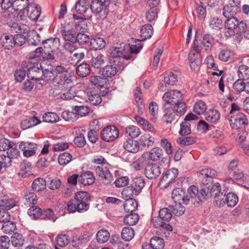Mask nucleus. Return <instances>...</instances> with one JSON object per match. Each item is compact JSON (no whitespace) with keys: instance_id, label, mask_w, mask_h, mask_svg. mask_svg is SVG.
Instances as JSON below:
<instances>
[{"instance_id":"nucleus-63","label":"nucleus","mask_w":249,"mask_h":249,"mask_svg":"<svg viewBox=\"0 0 249 249\" xmlns=\"http://www.w3.org/2000/svg\"><path fill=\"white\" fill-rule=\"evenodd\" d=\"M41 41V37L36 32L33 31L30 35V37L28 39V43L30 45L34 46L37 45Z\"/></svg>"},{"instance_id":"nucleus-3","label":"nucleus","mask_w":249,"mask_h":249,"mask_svg":"<svg viewBox=\"0 0 249 249\" xmlns=\"http://www.w3.org/2000/svg\"><path fill=\"white\" fill-rule=\"evenodd\" d=\"M198 179L205 186H210L214 177L217 176V172L211 168H206L199 171L197 173Z\"/></svg>"},{"instance_id":"nucleus-27","label":"nucleus","mask_w":249,"mask_h":249,"mask_svg":"<svg viewBox=\"0 0 249 249\" xmlns=\"http://www.w3.org/2000/svg\"><path fill=\"white\" fill-rule=\"evenodd\" d=\"M15 205V202L13 199L9 198L7 196H0V207L1 210H9Z\"/></svg>"},{"instance_id":"nucleus-64","label":"nucleus","mask_w":249,"mask_h":249,"mask_svg":"<svg viewBox=\"0 0 249 249\" xmlns=\"http://www.w3.org/2000/svg\"><path fill=\"white\" fill-rule=\"evenodd\" d=\"M238 74L240 78L248 79L249 78V68L244 65L240 66L238 69Z\"/></svg>"},{"instance_id":"nucleus-51","label":"nucleus","mask_w":249,"mask_h":249,"mask_svg":"<svg viewBox=\"0 0 249 249\" xmlns=\"http://www.w3.org/2000/svg\"><path fill=\"white\" fill-rule=\"evenodd\" d=\"M154 138L149 134H145L142 136L140 139V143L143 147H149L154 144Z\"/></svg>"},{"instance_id":"nucleus-57","label":"nucleus","mask_w":249,"mask_h":249,"mask_svg":"<svg viewBox=\"0 0 249 249\" xmlns=\"http://www.w3.org/2000/svg\"><path fill=\"white\" fill-rule=\"evenodd\" d=\"M169 208L172 214L173 213L176 216L182 215L185 211V207L180 203L176 204L174 206H170Z\"/></svg>"},{"instance_id":"nucleus-61","label":"nucleus","mask_w":249,"mask_h":249,"mask_svg":"<svg viewBox=\"0 0 249 249\" xmlns=\"http://www.w3.org/2000/svg\"><path fill=\"white\" fill-rule=\"evenodd\" d=\"M43 121L46 123H53L58 121V115L53 112H47L45 113L42 117Z\"/></svg>"},{"instance_id":"nucleus-16","label":"nucleus","mask_w":249,"mask_h":249,"mask_svg":"<svg viewBox=\"0 0 249 249\" xmlns=\"http://www.w3.org/2000/svg\"><path fill=\"white\" fill-rule=\"evenodd\" d=\"M144 174L148 178L155 179L161 174L160 167L155 163L149 164L145 167Z\"/></svg>"},{"instance_id":"nucleus-55","label":"nucleus","mask_w":249,"mask_h":249,"mask_svg":"<svg viewBox=\"0 0 249 249\" xmlns=\"http://www.w3.org/2000/svg\"><path fill=\"white\" fill-rule=\"evenodd\" d=\"M159 10L157 8H151L146 13L145 18L147 21L152 22L158 18Z\"/></svg>"},{"instance_id":"nucleus-62","label":"nucleus","mask_w":249,"mask_h":249,"mask_svg":"<svg viewBox=\"0 0 249 249\" xmlns=\"http://www.w3.org/2000/svg\"><path fill=\"white\" fill-rule=\"evenodd\" d=\"M105 63L103 55L99 54L96 57H93L91 59V64L94 68L100 69Z\"/></svg>"},{"instance_id":"nucleus-60","label":"nucleus","mask_w":249,"mask_h":249,"mask_svg":"<svg viewBox=\"0 0 249 249\" xmlns=\"http://www.w3.org/2000/svg\"><path fill=\"white\" fill-rule=\"evenodd\" d=\"M41 210L37 206L33 205L28 210V213L32 219H36L40 217Z\"/></svg>"},{"instance_id":"nucleus-12","label":"nucleus","mask_w":249,"mask_h":249,"mask_svg":"<svg viewBox=\"0 0 249 249\" xmlns=\"http://www.w3.org/2000/svg\"><path fill=\"white\" fill-rule=\"evenodd\" d=\"M74 78V67H70L67 68L63 67V86L67 85L68 91L71 90V88L73 87V79Z\"/></svg>"},{"instance_id":"nucleus-41","label":"nucleus","mask_w":249,"mask_h":249,"mask_svg":"<svg viewBox=\"0 0 249 249\" xmlns=\"http://www.w3.org/2000/svg\"><path fill=\"white\" fill-rule=\"evenodd\" d=\"M23 201L25 205H35L37 201V196L34 193H27L24 196Z\"/></svg>"},{"instance_id":"nucleus-2","label":"nucleus","mask_w":249,"mask_h":249,"mask_svg":"<svg viewBox=\"0 0 249 249\" xmlns=\"http://www.w3.org/2000/svg\"><path fill=\"white\" fill-rule=\"evenodd\" d=\"M187 191L188 195L183 197V203L192 204L195 206H198L204 200V198H201V200H199L200 195H202L201 189L198 191L197 187L195 185H192L188 189Z\"/></svg>"},{"instance_id":"nucleus-59","label":"nucleus","mask_w":249,"mask_h":249,"mask_svg":"<svg viewBox=\"0 0 249 249\" xmlns=\"http://www.w3.org/2000/svg\"><path fill=\"white\" fill-rule=\"evenodd\" d=\"M139 216L137 213H131L127 214L124 218V222L128 225H135L139 220Z\"/></svg>"},{"instance_id":"nucleus-44","label":"nucleus","mask_w":249,"mask_h":249,"mask_svg":"<svg viewBox=\"0 0 249 249\" xmlns=\"http://www.w3.org/2000/svg\"><path fill=\"white\" fill-rule=\"evenodd\" d=\"M135 192V190L130 185L124 188L122 192V195L124 199H133L134 196L139 195L137 192Z\"/></svg>"},{"instance_id":"nucleus-23","label":"nucleus","mask_w":249,"mask_h":249,"mask_svg":"<svg viewBox=\"0 0 249 249\" xmlns=\"http://www.w3.org/2000/svg\"><path fill=\"white\" fill-rule=\"evenodd\" d=\"M29 62L24 61L22 62L21 65V68L17 70L14 73V76L16 81L20 82L25 77L26 74H27V68Z\"/></svg>"},{"instance_id":"nucleus-13","label":"nucleus","mask_w":249,"mask_h":249,"mask_svg":"<svg viewBox=\"0 0 249 249\" xmlns=\"http://www.w3.org/2000/svg\"><path fill=\"white\" fill-rule=\"evenodd\" d=\"M19 148L23 152L24 157L28 158L34 156L37 148V145L32 142H21L18 145Z\"/></svg>"},{"instance_id":"nucleus-50","label":"nucleus","mask_w":249,"mask_h":249,"mask_svg":"<svg viewBox=\"0 0 249 249\" xmlns=\"http://www.w3.org/2000/svg\"><path fill=\"white\" fill-rule=\"evenodd\" d=\"M69 41L65 43L63 45V55L67 54L69 53L73 52L77 50V48L74 43V40H65Z\"/></svg>"},{"instance_id":"nucleus-43","label":"nucleus","mask_w":249,"mask_h":249,"mask_svg":"<svg viewBox=\"0 0 249 249\" xmlns=\"http://www.w3.org/2000/svg\"><path fill=\"white\" fill-rule=\"evenodd\" d=\"M159 217L162 221L168 223V222L171 220L172 217L170 208L169 207L160 209L159 211Z\"/></svg>"},{"instance_id":"nucleus-25","label":"nucleus","mask_w":249,"mask_h":249,"mask_svg":"<svg viewBox=\"0 0 249 249\" xmlns=\"http://www.w3.org/2000/svg\"><path fill=\"white\" fill-rule=\"evenodd\" d=\"M7 156L10 160V163L11 164L12 159H17L20 156V152L17 148V144L14 142L11 144L10 146L8 148L6 152Z\"/></svg>"},{"instance_id":"nucleus-9","label":"nucleus","mask_w":249,"mask_h":249,"mask_svg":"<svg viewBox=\"0 0 249 249\" xmlns=\"http://www.w3.org/2000/svg\"><path fill=\"white\" fill-rule=\"evenodd\" d=\"M210 185L206 187H203L201 189V193L199 198H204V200L208 199L212 196H215L221 192V187L219 183L216 182L214 183L211 188ZM201 200V199H199Z\"/></svg>"},{"instance_id":"nucleus-10","label":"nucleus","mask_w":249,"mask_h":249,"mask_svg":"<svg viewBox=\"0 0 249 249\" xmlns=\"http://www.w3.org/2000/svg\"><path fill=\"white\" fill-rule=\"evenodd\" d=\"M63 61L71 64L73 67L85 57V53L80 50L63 55Z\"/></svg>"},{"instance_id":"nucleus-5","label":"nucleus","mask_w":249,"mask_h":249,"mask_svg":"<svg viewBox=\"0 0 249 249\" xmlns=\"http://www.w3.org/2000/svg\"><path fill=\"white\" fill-rule=\"evenodd\" d=\"M72 16L74 18V14H70V18H66L63 25V38L65 40H74V20Z\"/></svg>"},{"instance_id":"nucleus-40","label":"nucleus","mask_w":249,"mask_h":249,"mask_svg":"<svg viewBox=\"0 0 249 249\" xmlns=\"http://www.w3.org/2000/svg\"><path fill=\"white\" fill-rule=\"evenodd\" d=\"M46 182L45 180L41 178L35 179L32 183L33 189L37 192L41 191L46 188Z\"/></svg>"},{"instance_id":"nucleus-39","label":"nucleus","mask_w":249,"mask_h":249,"mask_svg":"<svg viewBox=\"0 0 249 249\" xmlns=\"http://www.w3.org/2000/svg\"><path fill=\"white\" fill-rule=\"evenodd\" d=\"M91 48L94 50H101L106 46L105 41L101 37L92 38L90 41Z\"/></svg>"},{"instance_id":"nucleus-58","label":"nucleus","mask_w":249,"mask_h":249,"mask_svg":"<svg viewBox=\"0 0 249 249\" xmlns=\"http://www.w3.org/2000/svg\"><path fill=\"white\" fill-rule=\"evenodd\" d=\"M177 81V76L172 72L164 74L163 82L165 85H174Z\"/></svg>"},{"instance_id":"nucleus-32","label":"nucleus","mask_w":249,"mask_h":249,"mask_svg":"<svg viewBox=\"0 0 249 249\" xmlns=\"http://www.w3.org/2000/svg\"><path fill=\"white\" fill-rule=\"evenodd\" d=\"M76 72L81 77H86L90 72V67L88 63H83L76 68Z\"/></svg>"},{"instance_id":"nucleus-53","label":"nucleus","mask_w":249,"mask_h":249,"mask_svg":"<svg viewBox=\"0 0 249 249\" xmlns=\"http://www.w3.org/2000/svg\"><path fill=\"white\" fill-rule=\"evenodd\" d=\"M226 204L228 207H233L235 206L238 201L237 196L233 193H228L226 194Z\"/></svg>"},{"instance_id":"nucleus-46","label":"nucleus","mask_w":249,"mask_h":249,"mask_svg":"<svg viewBox=\"0 0 249 249\" xmlns=\"http://www.w3.org/2000/svg\"><path fill=\"white\" fill-rule=\"evenodd\" d=\"M17 230L16 226L14 222L9 221L2 224L1 230L5 234H11L14 233Z\"/></svg>"},{"instance_id":"nucleus-22","label":"nucleus","mask_w":249,"mask_h":249,"mask_svg":"<svg viewBox=\"0 0 249 249\" xmlns=\"http://www.w3.org/2000/svg\"><path fill=\"white\" fill-rule=\"evenodd\" d=\"M94 176L90 171L82 173L78 178V181L84 185H91L94 182Z\"/></svg>"},{"instance_id":"nucleus-54","label":"nucleus","mask_w":249,"mask_h":249,"mask_svg":"<svg viewBox=\"0 0 249 249\" xmlns=\"http://www.w3.org/2000/svg\"><path fill=\"white\" fill-rule=\"evenodd\" d=\"M177 142L180 146L184 147L195 143L196 142V139L193 137H181L178 138Z\"/></svg>"},{"instance_id":"nucleus-21","label":"nucleus","mask_w":249,"mask_h":249,"mask_svg":"<svg viewBox=\"0 0 249 249\" xmlns=\"http://www.w3.org/2000/svg\"><path fill=\"white\" fill-rule=\"evenodd\" d=\"M0 44L4 49L10 50L15 46L13 36L4 34L0 37Z\"/></svg>"},{"instance_id":"nucleus-24","label":"nucleus","mask_w":249,"mask_h":249,"mask_svg":"<svg viewBox=\"0 0 249 249\" xmlns=\"http://www.w3.org/2000/svg\"><path fill=\"white\" fill-rule=\"evenodd\" d=\"M40 123V121L36 116L26 118L21 123V127L23 130L35 126Z\"/></svg>"},{"instance_id":"nucleus-4","label":"nucleus","mask_w":249,"mask_h":249,"mask_svg":"<svg viewBox=\"0 0 249 249\" xmlns=\"http://www.w3.org/2000/svg\"><path fill=\"white\" fill-rule=\"evenodd\" d=\"M230 122L232 128L236 129L245 128L249 123L247 116L241 112L231 116Z\"/></svg>"},{"instance_id":"nucleus-38","label":"nucleus","mask_w":249,"mask_h":249,"mask_svg":"<svg viewBox=\"0 0 249 249\" xmlns=\"http://www.w3.org/2000/svg\"><path fill=\"white\" fill-rule=\"evenodd\" d=\"M124 210L127 213H133L138 207L137 202L134 199H127L124 204Z\"/></svg>"},{"instance_id":"nucleus-28","label":"nucleus","mask_w":249,"mask_h":249,"mask_svg":"<svg viewBox=\"0 0 249 249\" xmlns=\"http://www.w3.org/2000/svg\"><path fill=\"white\" fill-rule=\"evenodd\" d=\"M225 189L217 194L216 196H214V203L218 207H222L226 204V194L228 187L224 186Z\"/></svg>"},{"instance_id":"nucleus-31","label":"nucleus","mask_w":249,"mask_h":249,"mask_svg":"<svg viewBox=\"0 0 249 249\" xmlns=\"http://www.w3.org/2000/svg\"><path fill=\"white\" fill-rule=\"evenodd\" d=\"M140 33L142 40H145L152 36L153 33V28L150 24H145L141 28Z\"/></svg>"},{"instance_id":"nucleus-47","label":"nucleus","mask_w":249,"mask_h":249,"mask_svg":"<svg viewBox=\"0 0 249 249\" xmlns=\"http://www.w3.org/2000/svg\"><path fill=\"white\" fill-rule=\"evenodd\" d=\"M162 154L163 151L161 148L157 147H154L149 152V159L152 161H157L160 159Z\"/></svg>"},{"instance_id":"nucleus-30","label":"nucleus","mask_w":249,"mask_h":249,"mask_svg":"<svg viewBox=\"0 0 249 249\" xmlns=\"http://www.w3.org/2000/svg\"><path fill=\"white\" fill-rule=\"evenodd\" d=\"M89 6L88 0H79L75 4V9L78 14L82 15L89 10Z\"/></svg>"},{"instance_id":"nucleus-6","label":"nucleus","mask_w":249,"mask_h":249,"mask_svg":"<svg viewBox=\"0 0 249 249\" xmlns=\"http://www.w3.org/2000/svg\"><path fill=\"white\" fill-rule=\"evenodd\" d=\"M95 170L103 183L107 184L113 180V176L109 172L107 164L99 165L96 167Z\"/></svg>"},{"instance_id":"nucleus-42","label":"nucleus","mask_w":249,"mask_h":249,"mask_svg":"<svg viewBox=\"0 0 249 249\" xmlns=\"http://www.w3.org/2000/svg\"><path fill=\"white\" fill-rule=\"evenodd\" d=\"M149 245L154 249H162L164 242L162 238L154 236L151 239Z\"/></svg>"},{"instance_id":"nucleus-34","label":"nucleus","mask_w":249,"mask_h":249,"mask_svg":"<svg viewBox=\"0 0 249 249\" xmlns=\"http://www.w3.org/2000/svg\"><path fill=\"white\" fill-rule=\"evenodd\" d=\"M145 185L144 179L142 177L134 178L132 181L131 186L135 190V192L138 194L141 192L142 189Z\"/></svg>"},{"instance_id":"nucleus-11","label":"nucleus","mask_w":249,"mask_h":249,"mask_svg":"<svg viewBox=\"0 0 249 249\" xmlns=\"http://www.w3.org/2000/svg\"><path fill=\"white\" fill-rule=\"evenodd\" d=\"M29 64L27 67L28 72L27 75L28 77L31 80H35L36 81L41 80L42 70L40 68L39 64H36V65L32 64L30 61H27Z\"/></svg>"},{"instance_id":"nucleus-7","label":"nucleus","mask_w":249,"mask_h":249,"mask_svg":"<svg viewBox=\"0 0 249 249\" xmlns=\"http://www.w3.org/2000/svg\"><path fill=\"white\" fill-rule=\"evenodd\" d=\"M162 99L165 104L175 105L183 101V95L179 90H170L164 93Z\"/></svg>"},{"instance_id":"nucleus-33","label":"nucleus","mask_w":249,"mask_h":249,"mask_svg":"<svg viewBox=\"0 0 249 249\" xmlns=\"http://www.w3.org/2000/svg\"><path fill=\"white\" fill-rule=\"evenodd\" d=\"M237 9V5L228 4L225 5L223 8V15L226 18L234 17L236 14Z\"/></svg>"},{"instance_id":"nucleus-15","label":"nucleus","mask_w":249,"mask_h":249,"mask_svg":"<svg viewBox=\"0 0 249 249\" xmlns=\"http://www.w3.org/2000/svg\"><path fill=\"white\" fill-rule=\"evenodd\" d=\"M178 175V171L177 169L171 168L167 170L162 177L161 183L163 184L166 187L169 186L175 181Z\"/></svg>"},{"instance_id":"nucleus-37","label":"nucleus","mask_w":249,"mask_h":249,"mask_svg":"<svg viewBox=\"0 0 249 249\" xmlns=\"http://www.w3.org/2000/svg\"><path fill=\"white\" fill-rule=\"evenodd\" d=\"M152 221L153 225L156 228L161 227L163 229L170 231H172L173 230L172 226L169 223L162 221L159 216L153 217L152 219Z\"/></svg>"},{"instance_id":"nucleus-18","label":"nucleus","mask_w":249,"mask_h":249,"mask_svg":"<svg viewBox=\"0 0 249 249\" xmlns=\"http://www.w3.org/2000/svg\"><path fill=\"white\" fill-rule=\"evenodd\" d=\"M47 62L43 60L39 64V66L42 70L41 80L47 82L55 80L57 76H55V73L51 69L46 67Z\"/></svg>"},{"instance_id":"nucleus-20","label":"nucleus","mask_w":249,"mask_h":249,"mask_svg":"<svg viewBox=\"0 0 249 249\" xmlns=\"http://www.w3.org/2000/svg\"><path fill=\"white\" fill-rule=\"evenodd\" d=\"M44 49L54 53L58 50L60 46V39L57 37L50 38L42 41Z\"/></svg>"},{"instance_id":"nucleus-35","label":"nucleus","mask_w":249,"mask_h":249,"mask_svg":"<svg viewBox=\"0 0 249 249\" xmlns=\"http://www.w3.org/2000/svg\"><path fill=\"white\" fill-rule=\"evenodd\" d=\"M31 163L27 160H24L20 164L18 175L22 178H25L29 175V169H31Z\"/></svg>"},{"instance_id":"nucleus-19","label":"nucleus","mask_w":249,"mask_h":249,"mask_svg":"<svg viewBox=\"0 0 249 249\" xmlns=\"http://www.w3.org/2000/svg\"><path fill=\"white\" fill-rule=\"evenodd\" d=\"M27 12L29 18L33 21H36L41 14V8L35 3H29L27 6Z\"/></svg>"},{"instance_id":"nucleus-36","label":"nucleus","mask_w":249,"mask_h":249,"mask_svg":"<svg viewBox=\"0 0 249 249\" xmlns=\"http://www.w3.org/2000/svg\"><path fill=\"white\" fill-rule=\"evenodd\" d=\"M11 242L13 246L19 248L24 244V239L22 234L14 232L11 237Z\"/></svg>"},{"instance_id":"nucleus-56","label":"nucleus","mask_w":249,"mask_h":249,"mask_svg":"<svg viewBox=\"0 0 249 249\" xmlns=\"http://www.w3.org/2000/svg\"><path fill=\"white\" fill-rule=\"evenodd\" d=\"M227 18L225 22V26L226 28L233 30L237 27L238 24H239V20L235 17Z\"/></svg>"},{"instance_id":"nucleus-29","label":"nucleus","mask_w":249,"mask_h":249,"mask_svg":"<svg viewBox=\"0 0 249 249\" xmlns=\"http://www.w3.org/2000/svg\"><path fill=\"white\" fill-rule=\"evenodd\" d=\"M124 147L128 152L135 153L139 151L140 146L137 141L129 139L124 143Z\"/></svg>"},{"instance_id":"nucleus-48","label":"nucleus","mask_w":249,"mask_h":249,"mask_svg":"<svg viewBox=\"0 0 249 249\" xmlns=\"http://www.w3.org/2000/svg\"><path fill=\"white\" fill-rule=\"evenodd\" d=\"M97 240L100 243L107 242L110 238V233L106 230H101L96 234Z\"/></svg>"},{"instance_id":"nucleus-26","label":"nucleus","mask_w":249,"mask_h":249,"mask_svg":"<svg viewBox=\"0 0 249 249\" xmlns=\"http://www.w3.org/2000/svg\"><path fill=\"white\" fill-rule=\"evenodd\" d=\"M206 120L212 123H216L220 118V113L215 109H211L205 112Z\"/></svg>"},{"instance_id":"nucleus-17","label":"nucleus","mask_w":249,"mask_h":249,"mask_svg":"<svg viewBox=\"0 0 249 249\" xmlns=\"http://www.w3.org/2000/svg\"><path fill=\"white\" fill-rule=\"evenodd\" d=\"M88 101L93 106L100 104L102 101L98 91L91 88L88 89L86 91Z\"/></svg>"},{"instance_id":"nucleus-1","label":"nucleus","mask_w":249,"mask_h":249,"mask_svg":"<svg viewBox=\"0 0 249 249\" xmlns=\"http://www.w3.org/2000/svg\"><path fill=\"white\" fill-rule=\"evenodd\" d=\"M129 48V45L124 42L114 44L108 51L109 59L116 60L118 63H121L124 59H130L131 55L127 53V50Z\"/></svg>"},{"instance_id":"nucleus-52","label":"nucleus","mask_w":249,"mask_h":249,"mask_svg":"<svg viewBox=\"0 0 249 249\" xmlns=\"http://www.w3.org/2000/svg\"><path fill=\"white\" fill-rule=\"evenodd\" d=\"M125 133L127 136L130 137L132 139L138 137L141 134V131L137 127L131 125L125 128Z\"/></svg>"},{"instance_id":"nucleus-45","label":"nucleus","mask_w":249,"mask_h":249,"mask_svg":"<svg viewBox=\"0 0 249 249\" xmlns=\"http://www.w3.org/2000/svg\"><path fill=\"white\" fill-rule=\"evenodd\" d=\"M207 108L205 102L202 101L197 102L194 106L193 111L197 115H200L204 113Z\"/></svg>"},{"instance_id":"nucleus-49","label":"nucleus","mask_w":249,"mask_h":249,"mask_svg":"<svg viewBox=\"0 0 249 249\" xmlns=\"http://www.w3.org/2000/svg\"><path fill=\"white\" fill-rule=\"evenodd\" d=\"M134 231L130 227L124 228L122 231V237L126 241L131 240L134 236Z\"/></svg>"},{"instance_id":"nucleus-8","label":"nucleus","mask_w":249,"mask_h":249,"mask_svg":"<svg viewBox=\"0 0 249 249\" xmlns=\"http://www.w3.org/2000/svg\"><path fill=\"white\" fill-rule=\"evenodd\" d=\"M118 129L114 125H109L105 127L101 132L102 139L106 142L114 141L119 136Z\"/></svg>"},{"instance_id":"nucleus-14","label":"nucleus","mask_w":249,"mask_h":249,"mask_svg":"<svg viewBox=\"0 0 249 249\" xmlns=\"http://www.w3.org/2000/svg\"><path fill=\"white\" fill-rule=\"evenodd\" d=\"M110 59V64L105 66L101 71L103 76L106 77H112L115 76L118 71V63L116 60Z\"/></svg>"}]
</instances>
